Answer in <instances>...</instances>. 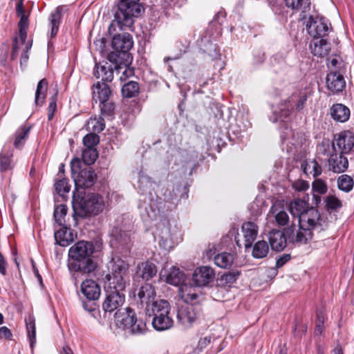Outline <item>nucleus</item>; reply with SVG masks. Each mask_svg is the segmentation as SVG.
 I'll return each instance as SVG.
<instances>
[{"mask_svg": "<svg viewBox=\"0 0 354 354\" xmlns=\"http://www.w3.org/2000/svg\"><path fill=\"white\" fill-rule=\"evenodd\" d=\"M0 273L3 275L6 274V262L2 254L0 252Z\"/></svg>", "mask_w": 354, "mask_h": 354, "instance_id": "nucleus-63", "label": "nucleus"}, {"mask_svg": "<svg viewBox=\"0 0 354 354\" xmlns=\"http://www.w3.org/2000/svg\"><path fill=\"white\" fill-rule=\"evenodd\" d=\"M158 230H160L159 235L161 239L165 241L171 239L169 227L168 226V222L167 221H164L162 223L158 224Z\"/></svg>", "mask_w": 354, "mask_h": 354, "instance_id": "nucleus-49", "label": "nucleus"}, {"mask_svg": "<svg viewBox=\"0 0 354 354\" xmlns=\"http://www.w3.org/2000/svg\"><path fill=\"white\" fill-rule=\"evenodd\" d=\"M200 317V309L193 305L180 307L177 314L178 322L185 328L192 327L198 322Z\"/></svg>", "mask_w": 354, "mask_h": 354, "instance_id": "nucleus-13", "label": "nucleus"}, {"mask_svg": "<svg viewBox=\"0 0 354 354\" xmlns=\"http://www.w3.org/2000/svg\"><path fill=\"white\" fill-rule=\"evenodd\" d=\"M108 269L104 285L108 288L116 287L119 290H124L129 282V263L120 257L113 258L109 263Z\"/></svg>", "mask_w": 354, "mask_h": 354, "instance_id": "nucleus-5", "label": "nucleus"}, {"mask_svg": "<svg viewBox=\"0 0 354 354\" xmlns=\"http://www.w3.org/2000/svg\"><path fill=\"white\" fill-rule=\"evenodd\" d=\"M138 296L140 303L146 304V314L153 317L152 326L155 330L162 331L173 326L174 320L170 316L171 307L169 302L164 299L155 301L156 294L151 285L142 286Z\"/></svg>", "mask_w": 354, "mask_h": 354, "instance_id": "nucleus-2", "label": "nucleus"}, {"mask_svg": "<svg viewBox=\"0 0 354 354\" xmlns=\"http://www.w3.org/2000/svg\"><path fill=\"white\" fill-rule=\"evenodd\" d=\"M67 206L65 205H58L54 211V218L57 223L60 226H64L65 223V216L67 214Z\"/></svg>", "mask_w": 354, "mask_h": 354, "instance_id": "nucleus-45", "label": "nucleus"}, {"mask_svg": "<svg viewBox=\"0 0 354 354\" xmlns=\"http://www.w3.org/2000/svg\"><path fill=\"white\" fill-rule=\"evenodd\" d=\"M353 179L348 175L343 174L337 178V187L344 192L351 191L353 188Z\"/></svg>", "mask_w": 354, "mask_h": 354, "instance_id": "nucleus-42", "label": "nucleus"}, {"mask_svg": "<svg viewBox=\"0 0 354 354\" xmlns=\"http://www.w3.org/2000/svg\"><path fill=\"white\" fill-rule=\"evenodd\" d=\"M98 153L95 148H85L82 151V160L88 167L95 162Z\"/></svg>", "mask_w": 354, "mask_h": 354, "instance_id": "nucleus-44", "label": "nucleus"}, {"mask_svg": "<svg viewBox=\"0 0 354 354\" xmlns=\"http://www.w3.org/2000/svg\"><path fill=\"white\" fill-rule=\"evenodd\" d=\"M88 125L91 126V129L94 132L100 133L102 131L105 127L104 120L102 118L91 119Z\"/></svg>", "mask_w": 354, "mask_h": 354, "instance_id": "nucleus-50", "label": "nucleus"}, {"mask_svg": "<svg viewBox=\"0 0 354 354\" xmlns=\"http://www.w3.org/2000/svg\"><path fill=\"white\" fill-rule=\"evenodd\" d=\"M213 269L208 266H201L195 270L192 279L196 286H204L209 284L214 277Z\"/></svg>", "mask_w": 354, "mask_h": 354, "instance_id": "nucleus-15", "label": "nucleus"}, {"mask_svg": "<svg viewBox=\"0 0 354 354\" xmlns=\"http://www.w3.org/2000/svg\"><path fill=\"white\" fill-rule=\"evenodd\" d=\"M310 49L315 56L324 57L330 51V44L324 38L314 39L310 43Z\"/></svg>", "mask_w": 354, "mask_h": 354, "instance_id": "nucleus-26", "label": "nucleus"}, {"mask_svg": "<svg viewBox=\"0 0 354 354\" xmlns=\"http://www.w3.org/2000/svg\"><path fill=\"white\" fill-rule=\"evenodd\" d=\"M47 88L48 82L46 78L41 80L38 82L35 98V102L36 104L39 105L43 104L46 96Z\"/></svg>", "mask_w": 354, "mask_h": 354, "instance_id": "nucleus-37", "label": "nucleus"}, {"mask_svg": "<svg viewBox=\"0 0 354 354\" xmlns=\"http://www.w3.org/2000/svg\"><path fill=\"white\" fill-rule=\"evenodd\" d=\"M100 138L95 133H88L83 138V143L85 148H95L99 142Z\"/></svg>", "mask_w": 354, "mask_h": 354, "instance_id": "nucleus-47", "label": "nucleus"}, {"mask_svg": "<svg viewBox=\"0 0 354 354\" xmlns=\"http://www.w3.org/2000/svg\"><path fill=\"white\" fill-rule=\"evenodd\" d=\"M320 219V214L318 210L314 207H310L307 212L303 213V214L297 219L298 224L303 227L310 229L311 230L319 225Z\"/></svg>", "mask_w": 354, "mask_h": 354, "instance_id": "nucleus-16", "label": "nucleus"}, {"mask_svg": "<svg viewBox=\"0 0 354 354\" xmlns=\"http://www.w3.org/2000/svg\"><path fill=\"white\" fill-rule=\"evenodd\" d=\"M57 93L50 97V102L48 107V119L51 120L54 116L57 108Z\"/></svg>", "mask_w": 354, "mask_h": 354, "instance_id": "nucleus-56", "label": "nucleus"}, {"mask_svg": "<svg viewBox=\"0 0 354 354\" xmlns=\"http://www.w3.org/2000/svg\"><path fill=\"white\" fill-rule=\"evenodd\" d=\"M239 276V272H228L221 277V281L223 285H230L236 281Z\"/></svg>", "mask_w": 354, "mask_h": 354, "instance_id": "nucleus-52", "label": "nucleus"}, {"mask_svg": "<svg viewBox=\"0 0 354 354\" xmlns=\"http://www.w3.org/2000/svg\"><path fill=\"white\" fill-rule=\"evenodd\" d=\"M286 6L292 10H301L303 12L310 10V0H285Z\"/></svg>", "mask_w": 354, "mask_h": 354, "instance_id": "nucleus-39", "label": "nucleus"}, {"mask_svg": "<svg viewBox=\"0 0 354 354\" xmlns=\"http://www.w3.org/2000/svg\"><path fill=\"white\" fill-rule=\"evenodd\" d=\"M242 233L244 238V245L245 248L252 246V243L257 238L258 233V227L253 222L244 223L242 225Z\"/></svg>", "mask_w": 354, "mask_h": 354, "instance_id": "nucleus-23", "label": "nucleus"}, {"mask_svg": "<svg viewBox=\"0 0 354 354\" xmlns=\"http://www.w3.org/2000/svg\"><path fill=\"white\" fill-rule=\"evenodd\" d=\"M114 64L109 65L107 62L104 64H96L94 69V76L97 79L101 78L102 82H111L114 77Z\"/></svg>", "mask_w": 354, "mask_h": 354, "instance_id": "nucleus-20", "label": "nucleus"}, {"mask_svg": "<svg viewBox=\"0 0 354 354\" xmlns=\"http://www.w3.org/2000/svg\"><path fill=\"white\" fill-rule=\"evenodd\" d=\"M313 190L319 194H324L328 190L326 183L322 179H317L313 183Z\"/></svg>", "mask_w": 354, "mask_h": 354, "instance_id": "nucleus-51", "label": "nucleus"}, {"mask_svg": "<svg viewBox=\"0 0 354 354\" xmlns=\"http://www.w3.org/2000/svg\"><path fill=\"white\" fill-rule=\"evenodd\" d=\"M350 109L343 104H333L330 109V115L336 122H346L350 118Z\"/></svg>", "mask_w": 354, "mask_h": 354, "instance_id": "nucleus-25", "label": "nucleus"}, {"mask_svg": "<svg viewBox=\"0 0 354 354\" xmlns=\"http://www.w3.org/2000/svg\"><path fill=\"white\" fill-rule=\"evenodd\" d=\"M287 241L288 240L286 236V228L283 232L274 230L269 234V243L273 250H283L286 247Z\"/></svg>", "mask_w": 354, "mask_h": 354, "instance_id": "nucleus-18", "label": "nucleus"}, {"mask_svg": "<svg viewBox=\"0 0 354 354\" xmlns=\"http://www.w3.org/2000/svg\"><path fill=\"white\" fill-rule=\"evenodd\" d=\"M341 153L335 152L330 154L328 159L329 169L335 173L345 171L348 166V159Z\"/></svg>", "mask_w": 354, "mask_h": 354, "instance_id": "nucleus-17", "label": "nucleus"}, {"mask_svg": "<svg viewBox=\"0 0 354 354\" xmlns=\"http://www.w3.org/2000/svg\"><path fill=\"white\" fill-rule=\"evenodd\" d=\"M17 164L10 146L5 145L0 152V172L1 174L12 173Z\"/></svg>", "mask_w": 354, "mask_h": 354, "instance_id": "nucleus-14", "label": "nucleus"}, {"mask_svg": "<svg viewBox=\"0 0 354 354\" xmlns=\"http://www.w3.org/2000/svg\"><path fill=\"white\" fill-rule=\"evenodd\" d=\"M32 47V41H28L26 44V46L23 48L21 51V55L20 59V64L21 66L26 65L28 59V52L30 50Z\"/></svg>", "mask_w": 354, "mask_h": 354, "instance_id": "nucleus-55", "label": "nucleus"}, {"mask_svg": "<svg viewBox=\"0 0 354 354\" xmlns=\"http://www.w3.org/2000/svg\"><path fill=\"white\" fill-rule=\"evenodd\" d=\"M131 59L129 60L128 62L123 63L125 59H120V62L117 63H113L114 64L115 71L117 75H119V80L121 82L125 81L127 78L133 76L134 69L132 67L128 66V63Z\"/></svg>", "mask_w": 354, "mask_h": 354, "instance_id": "nucleus-28", "label": "nucleus"}, {"mask_svg": "<svg viewBox=\"0 0 354 354\" xmlns=\"http://www.w3.org/2000/svg\"><path fill=\"white\" fill-rule=\"evenodd\" d=\"M62 15V8L58 6L54 12L50 14V37L53 38L57 34L60 19Z\"/></svg>", "mask_w": 354, "mask_h": 354, "instance_id": "nucleus-34", "label": "nucleus"}, {"mask_svg": "<svg viewBox=\"0 0 354 354\" xmlns=\"http://www.w3.org/2000/svg\"><path fill=\"white\" fill-rule=\"evenodd\" d=\"M302 167L306 174H312L313 177L319 176L322 171L321 165L315 160L306 161L302 165Z\"/></svg>", "mask_w": 354, "mask_h": 354, "instance_id": "nucleus-38", "label": "nucleus"}, {"mask_svg": "<svg viewBox=\"0 0 354 354\" xmlns=\"http://www.w3.org/2000/svg\"><path fill=\"white\" fill-rule=\"evenodd\" d=\"M157 273V268L153 263L145 261L138 265V274L145 281H149Z\"/></svg>", "mask_w": 354, "mask_h": 354, "instance_id": "nucleus-29", "label": "nucleus"}, {"mask_svg": "<svg viewBox=\"0 0 354 354\" xmlns=\"http://www.w3.org/2000/svg\"><path fill=\"white\" fill-rule=\"evenodd\" d=\"M29 25L28 22V15H24L20 17V20L18 23V27L19 28H28Z\"/></svg>", "mask_w": 354, "mask_h": 354, "instance_id": "nucleus-61", "label": "nucleus"}, {"mask_svg": "<svg viewBox=\"0 0 354 354\" xmlns=\"http://www.w3.org/2000/svg\"><path fill=\"white\" fill-rule=\"evenodd\" d=\"M27 29L28 28H19V37L18 39L21 44H25L27 43L26 38H27Z\"/></svg>", "mask_w": 354, "mask_h": 354, "instance_id": "nucleus-59", "label": "nucleus"}, {"mask_svg": "<svg viewBox=\"0 0 354 354\" xmlns=\"http://www.w3.org/2000/svg\"><path fill=\"white\" fill-rule=\"evenodd\" d=\"M16 13L17 15L19 17H21V16L27 15L26 14V10L24 7V3L21 2H18L16 6Z\"/></svg>", "mask_w": 354, "mask_h": 354, "instance_id": "nucleus-62", "label": "nucleus"}, {"mask_svg": "<svg viewBox=\"0 0 354 354\" xmlns=\"http://www.w3.org/2000/svg\"><path fill=\"white\" fill-rule=\"evenodd\" d=\"M326 206L329 209H335L342 206L341 201L334 196H328L326 199Z\"/></svg>", "mask_w": 354, "mask_h": 354, "instance_id": "nucleus-53", "label": "nucleus"}, {"mask_svg": "<svg viewBox=\"0 0 354 354\" xmlns=\"http://www.w3.org/2000/svg\"><path fill=\"white\" fill-rule=\"evenodd\" d=\"M100 104L101 114L103 116H111L113 114L115 110V104L113 102L108 100L104 102H100Z\"/></svg>", "mask_w": 354, "mask_h": 354, "instance_id": "nucleus-48", "label": "nucleus"}, {"mask_svg": "<svg viewBox=\"0 0 354 354\" xmlns=\"http://www.w3.org/2000/svg\"><path fill=\"white\" fill-rule=\"evenodd\" d=\"M30 130V127L23 126L19 127L16 133L14 140V146L17 149H21L25 145Z\"/></svg>", "mask_w": 354, "mask_h": 354, "instance_id": "nucleus-35", "label": "nucleus"}, {"mask_svg": "<svg viewBox=\"0 0 354 354\" xmlns=\"http://www.w3.org/2000/svg\"><path fill=\"white\" fill-rule=\"evenodd\" d=\"M27 335L30 342V346L32 350L36 344V326L35 318L32 315H28L25 318Z\"/></svg>", "mask_w": 354, "mask_h": 354, "instance_id": "nucleus-33", "label": "nucleus"}, {"mask_svg": "<svg viewBox=\"0 0 354 354\" xmlns=\"http://www.w3.org/2000/svg\"><path fill=\"white\" fill-rule=\"evenodd\" d=\"M269 252V246L266 241H259L257 242L252 250V256L256 259H262L267 256Z\"/></svg>", "mask_w": 354, "mask_h": 354, "instance_id": "nucleus-41", "label": "nucleus"}, {"mask_svg": "<svg viewBox=\"0 0 354 354\" xmlns=\"http://www.w3.org/2000/svg\"><path fill=\"white\" fill-rule=\"evenodd\" d=\"M112 48L114 50L108 55V59L112 63H117L120 59H125L128 62L132 59L129 53V50L133 47V38L129 33H122L115 35L111 42Z\"/></svg>", "mask_w": 354, "mask_h": 354, "instance_id": "nucleus-8", "label": "nucleus"}, {"mask_svg": "<svg viewBox=\"0 0 354 354\" xmlns=\"http://www.w3.org/2000/svg\"><path fill=\"white\" fill-rule=\"evenodd\" d=\"M214 263L221 268H230L234 262L233 254L227 252H223L217 254L214 259Z\"/></svg>", "mask_w": 354, "mask_h": 354, "instance_id": "nucleus-36", "label": "nucleus"}, {"mask_svg": "<svg viewBox=\"0 0 354 354\" xmlns=\"http://www.w3.org/2000/svg\"><path fill=\"white\" fill-rule=\"evenodd\" d=\"M139 92V85L137 82L130 81L123 85L122 88V95L125 97H133Z\"/></svg>", "mask_w": 354, "mask_h": 354, "instance_id": "nucleus-43", "label": "nucleus"}, {"mask_svg": "<svg viewBox=\"0 0 354 354\" xmlns=\"http://www.w3.org/2000/svg\"><path fill=\"white\" fill-rule=\"evenodd\" d=\"M286 233L288 241L299 246L308 244L313 239L312 230L303 227L299 224L297 226L295 223H292L290 226L286 227Z\"/></svg>", "mask_w": 354, "mask_h": 354, "instance_id": "nucleus-10", "label": "nucleus"}, {"mask_svg": "<svg viewBox=\"0 0 354 354\" xmlns=\"http://www.w3.org/2000/svg\"><path fill=\"white\" fill-rule=\"evenodd\" d=\"M106 292V298L102 304L103 310L107 313H115V318L118 322L124 326L125 329H130L131 333L135 335H141L146 332L147 325L141 319H138L136 314L131 308H127L122 310L118 309L125 301V296L122 293L124 290H119L116 287L108 288L104 285Z\"/></svg>", "mask_w": 354, "mask_h": 354, "instance_id": "nucleus-1", "label": "nucleus"}, {"mask_svg": "<svg viewBox=\"0 0 354 354\" xmlns=\"http://www.w3.org/2000/svg\"><path fill=\"white\" fill-rule=\"evenodd\" d=\"M307 100V95L304 92H298L292 94L286 100L281 101L279 105V111H275L274 115L270 120L273 122H283L285 120L289 119L293 110L297 111L303 109L304 104Z\"/></svg>", "mask_w": 354, "mask_h": 354, "instance_id": "nucleus-7", "label": "nucleus"}, {"mask_svg": "<svg viewBox=\"0 0 354 354\" xmlns=\"http://www.w3.org/2000/svg\"><path fill=\"white\" fill-rule=\"evenodd\" d=\"M25 46V44H20L17 37H15L13 41L12 53L10 57L12 60H15L17 58L20 50H21L22 46Z\"/></svg>", "mask_w": 354, "mask_h": 354, "instance_id": "nucleus-54", "label": "nucleus"}, {"mask_svg": "<svg viewBox=\"0 0 354 354\" xmlns=\"http://www.w3.org/2000/svg\"><path fill=\"white\" fill-rule=\"evenodd\" d=\"M81 291L88 300H96L100 295V288L93 279H86L82 283Z\"/></svg>", "mask_w": 354, "mask_h": 354, "instance_id": "nucleus-21", "label": "nucleus"}, {"mask_svg": "<svg viewBox=\"0 0 354 354\" xmlns=\"http://www.w3.org/2000/svg\"><path fill=\"white\" fill-rule=\"evenodd\" d=\"M290 259V254H283L276 261V267L277 268H281Z\"/></svg>", "mask_w": 354, "mask_h": 354, "instance_id": "nucleus-60", "label": "nucleus"}, {"mask_svg": "<svg viewBox=\"0 0 354 354\" xmlns=\"http://www.w3.org/2000/svg\"><path fill=\"white\" fill-rule=\"evenodd\" d=\"M185 279V274L176 267L171 268L169 273L166 275L165 281L167 283L178 286L183 284Z\"/></svg>", "mask_w": 354, "mask_h": 354, "instance_id": "nucleus-31", "label": "nucleus"}, {"mask_svg": "<svg viewBox=\"0 0 354 354\" xmlns=\"http://www.w3.org/2000/svg\"><path fill=\"white\" fill-rule=\"evenodd\" d=\"M270 216L274 218L278 225L284 226L289 221V216L288 213L282 208L281 203H274L269 212Z\"/></svg>", "mask_w": 354, "mask_h": 354, "instance_id": "nucleus-24", "label": "nucleus"}, {"mask_svg": "<svg viewBox=\"0 0 354 354\" xmlns=\"http://www.w3.org/2000/svg\"><path fill=\"white\" fill-rule=\"evenodd\" d=\"M140 0H120L118 3V10L115 13L114 22H116L120 28H130L133 24V18L138 17L144 10L139 3Z\"/></svg>", "mask_w": 354, "mask_h": 354, "instance_id": "nucleus-6", "label": "nucleus"}, {"mask_svg": "<svg viewBox=\"0 0 354 354\" xmlns=\"http://www.w3.org/2000/svg\"><path fill=\"white\" fill-rule=\"evenodd\" d=\"M308 201L304 198V199H295L290 204L289 209L294 217L299 218L303 213L310 209Z\"/></svg>", "mask_w": 354, "mask_h": 354, "instance_id": "nucleus-30", "label": "nucleus"}, {"mask_svg": "<svg viewBox=\"0 0 354 354\" xmlns=\"http://www.w3.org/2000/svg\"><path fill=\"white\" fill-rule=\"evenodd\" d=\"M112 236L114 237L115 241L121 245L127 248L130 247L131 240L128 232L115 228L112 232Z\"/></svg>", "mask_w": 354, "mask_h": 354, "instance_id": "nucleus-40", "label": "nucleus"}, {"mask_svg": "<svg viewBox=\"0 0 354 354\" xmlns=\"http://www.w3.org/2000/svg\"><path fill=\"white\" fill-rule=\"evenodd\" d=\"M93 100L97 102H104L109 100L111 91L109 86L104 82H97L93 84Z\"/></svg>", "mask_w": 354, "mask_h": 354, "instance_id": "nucleus-22", "label": "nucleus"}, {"mask_svg": "<svg viewBox=\"0 0 354 354\" xmlns=\"http://www.w3.org/2000/svg\"><path fill=\"white\" fill-rule=\"evenodd\" d=\"M55 240L57 244L66 247L73 241V233L70 229L62 227L55 233Z\"/></svg>", "mask_w": 354, "mask_h": 354, "instance_id": "nucleus-32", "label": "nucleus"}, {"mask_svg": "<svg viewBox=\"0 0 354 354\" xmlns=\"http://www.w3.org/2000/svg\"><path fill=\"white\" fill-rule=\"evenodd\" d=\"M179 296L185 302L194 304L198 293L195 287L183 283L179 288Z\"/></svg>", "mask_w": 354, "mask_h": 354, "instance_id": "nucleus-27", "label": "nucleus"}, {"mask_svg": "<svg viewBox=\"0 0 354 354\" xmlns=\"http://www.w3.org/2000/svg\"><path fill=\"white\" fill-rule=\"evenodd\" d=\"M105 207L103 197L99 194L88 193L82 198L73 196V208L74 216L86 218L97 216L102 213Z\"/></svg>", "mask_w": 354, "mask_h": 354, "instance_id": "nucleus-4", "label": "nucleus"}, {"mask_svg": "<svg viewBox=\"0 0 354 354\" xmlns=\"http://www.w3.org/2000/svg\"><path fill=\"white\" fill-rule=\"evenodd\" d=\"M12 334L10 330L6 326H1L0 328V338H4L6 339H11Z\"/></svg>", "mask_w": 354, "mask_h": 354, "instance_id": "nucleus-58", "label": "nucleus"}, {"mask_svg": "<svg viewBox=\"0 0 354 354\" xmlns=\"http://www.w3.org/2000/svg\"><path fill=\"white\" fill-rule=\"evenodd\" d=\"M83 307L86 310L90 313L95 310V305L93 303L88 304L86 302H83Z\"/></svg>", "mask_w": 354, "mask_h": 354, "instance_id": "nucleus-64", "label": "nucleus"}, {"mask_svg": "<svg viewBox=\"0 0 354 354\" xmlns=\"http://www.w3.org/2000/svg\"><path fill=\"white\" fill-rule=\"evenodd\" d=\"M71 164L76 189L89 188L94 185L97 176L91 167L88 166L82 167L79 158L73 159Z\"/></svg>", "mask_w": 354, "mask_h": 354, "instance_id": "nucleus-9", "label": "nucleus"}, {"mask_svg": "<svg viewBox=\"0 0 354 354\" xmlns=\"http://www.w3.org/2000/svg\"><path fill=\"white\" fill-rule=\"evenodd\" d=\"M332 147L335 152L350 153L354 149V133L351 131H343L335 134Z\"/></svg>", "mask_w": 354, "mask_h": 354, "instance_id": "nucleus-12", "label": "nucleus"}, {"mask_svg": "<svg viewBox=\"0 0 354 354\" xmlns=\"http://www.w3.org/2000/svg\"><path fill=\"white\" fill-rule=\"evenodd\" d=\"M326 84L328 90L335 93L343 91L346 86V82L340 73L330 72L326 76Z\"/></svg>", "mask_w": 354, "mask_h": 354, "instance_id": "nucleus-19", "label": "nucleus"}, {"mask_svg": "<svg viewBox=\"0 0 354 354\" xmlns=\"http://www.w3.org/2000/svg\"><path fill=\"white\" fill-rule=\"evenodd\" d=\"M95 251L93 243L80 241L68 250L70 260L68 267L71 272L90 274L96 269V263L92 258Z\"/></svg>", "mask_w": 354, "mask_h": 354, "instance_id": "nucleus-3", "label": "nucleus"}, {"mask_svg": "<svg viewBox=\"0 0 354 354\" xmlns=\"http://www.w3.org/2000/svg\"><path fill=\"white\" fill-rule=\"evenodd\" d=\"M292 186L296 190L302 192L309 188V183L304 180H298L293 183Z\"/></svg>", "mask_w": 354, "mask_h": 354, "instance_id": "nucleus-57", "label": "nucleus"}, {"mask_svg": "<svg viewBox=\"0 0 354 354\" xmlns=\"http://www.w3.org/2000/svg\"><path fill=\"white\" fill-rule=\"evenodd\" d=\"M55 189L59 195L64 196V195L68 193L71 189L68 179L62 178L57 180L55 183Z\"/></svg>", "mask_w": 354, "mask_h": 354, "instance_id": "nucleus-46", "label": "nucleus"}, {"mask_svg": "<svg viewBox=\"0 0 354 354\" xmlns=\"http://www.w3.org/2000/svg\"><path fill=\"white\" fill-rule=\"evenodd\" d=\"M306 28L309 35L314 39H321L326 37L331 29L330 24L323 17H309Z\"/></svg>", "mask_w": 354, "mask_h": 354, "instance_id": "nucleus-11", "label": "nucleus"}]
</instances>
